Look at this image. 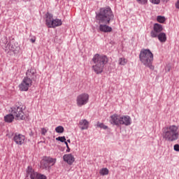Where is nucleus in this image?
<instances>
[{"instance_id":"1","label":"nucleus","mask_w":179,"mask_h":179,"mask_svg":"<svg viewBox=\"0 0 179 179\" xmlns=\"http://www.w3.org/2000/svg\"><path fill=\"white\" fill-rule=\"evenodd\" d=\"M96 20L99 23V30L102 33H111L113 28L107 24L114 19V14L110 7L101 8L99 13L96 16Z\"/></svg>"},{"instance_id":"2","label":"nucleus","mask_w":179,"mask_h":179,"mask_svg":"<svg viewBox=\"0 0 179 179\" xmlns=\"http://www.w3.org/2000/svg\"><path fill=\"white\" fill-rule=\"evenodd\" d=\"M162 138L166 142H175L179 138V127L171 124L162 129Z\"/></svg>"},{"instance_id":"3","label":"nucleus","mask_w":179,"mask_h":179,"mask_svg":"<svg viewBox=\"0 0 179 179\" xmlns=\"http://www.w3.org/2000/svg\"><path fill=\"white\" fill-rule=\"evenodd\" d=\"M92 70L99 75L103 73L104 66L108 62V58L104 55L96 54L93 58Z\"/></svg>"},{"instance_id":"4","label":"nucleus","mask_w":179,"mask_h":179,"mask_svg":"<svg viewBox=\"0 0 179 179\" xmlns=\"http://www.w3.org/2000/svg\"><path fill=\"white\" fill-rule=\"evenodd\" d=\"M139 59L141 62L150 69H155L153 64V53L149 49H142L140 52Z\"/></svg>"},{"instance_id":"5","label":"nucleus","mask_w":179,"mask_h":179,"mask_svg":"<svg viewBox=\"0 0 179 179\" xmlns=\"http://www.w3.org/2000/svg\"><path fill=\"white\" fill-rule=\"evenodd\" d=\"M24 110L26 106L22 103H17L11 108V114L14 115L16 120H24Z\"/></svg>"},{"instance_id":"6","label":"nucleus","mask_w":179,"mask_h":179,"mask_svg":"<svg viewBox=\"0 0 179 179\" xmlns=\"http://www.w3.org/2000/svg\"><path fill=\"white\" fill-rule=\"evenodd\" d=\"M46 26L49 28L58 27L62 25V21L59 19H52V14L46 13Z\"/></svg>"},{"instance_id":"7","label":"nucleus","mask_w":179,"mask_h":179,"mask_svg":"<svg viewBox=\"0 0 179 179\" xmlns=\"http://www.w3.org/2000/svg\"><path fill=\"white\" fill-rule=\"evenodd\" d=\"M27 177L31 179H47V176L36 172L31 166H28L27 169Z\"/></svg>"},{"instance_id":"8","label":"nucleus","mask_w":179,"mask_h":179,"mask_svg":"<svg viewBox=\"0 0 179 179\" xmlns=\"http://www.w3.org/2000/svg\"><path fill=\"white\" fill-rule=\"evenodd\" d=\"M89 94L83 93L79 94L76 98V104L78 107H83L89 103Z\"/></svg>"},{"instance_id":"9","label":"nucleus","mask_w":179,"mask_h":179,"mask_svg":"<svg viewBox=\"0 0 179 179\" xmlns=\"http://www.w3.org/2000/svg\"><path fill=\"white\" fill-rule=\"evenodd\" d=\"M31 85H33V80H31V78L24 77L19 85L20 90H21V92H27V90H29V87H31Z\"/></svg>"},{"instance_id":"10","label":"nucleus","mask_w":179,"mask_h":179,"mask_svg":"<svg viewBox=\"0 0 179 179\" xmlns=\"http://www.w3.org/2000/svg\"><path fill=\"white\" fill-rule=\"evenodd\" d=\"M163 31V26L159 24H155L153 29L150 32V36L152 38H156L158 34H160Z\"/></svg>"},{"instance_id":"11","label":"nucleus","mask_w":179,"mask_h":179,"mask_svg":"<svg viewBox=\"0 0 179 179\" xmlns=\"http://www.w3.org/2000/svg\"><path fill=\"white\" fill-rule=\"evenodd\" d=\"M110 123L112 125L120 127L121 125V115L118 114H113L110 117Z\"/></svg>"},{"instance_id":"12","label":"nucleus","mask_w":179,"mask_h":179,"mask_svg":"<svg viewBox=\"0 0 179 179\" xmlns=\"http://www.w3.org/2000/svg\"><path fill=\"white\" fill-rule=\"evenodd\" d=\"M13 141L17 145H23L26 141V137L22 134L16 133L14 135Z\"/></svg>"},{"instance_id":"13","label":"nucleus","mask_w":179,"mask_h":179,"mask_svg":"<svg viewBox=\"0 0 179 179\" xmlns=\"http://www.w3.org/2000/svg\"><path fill=\"white\" fill-rule=\"evenodd\" d=\"M64 162L69 164V166H72L75 162V157L72 154H66L63 156Z\"/></svg>"},{"instance_id":"14","label":"nucleus","mask_w":179,"mask_h":179,"mask_svg":"<svg viewBox=\"0 0 179 179\" xmlns=\"http://www.w3.org/2000/svg\"><path fill=\"white\" fill-rule=\"evenodd\" d=\"M131 124H132L131 117L125 115L121 116L120 125H126V127H128L131 125Z\"/></svg>"},{"instance_id":"15","label":"nucleus","mask_w":179,"mask_h":179,"mask_svg":"<svg viewBox=\"0 0 179 179\" xmlns=\"http://www.w3.org/2000/svg\"><path fill=\"white\" fill-rule=\"evenodd\" d=\"M89 125H90L89 121H87V120L86 119H83L80 120L78 123V127L80 129H81V131L89 129Z\"/></svg>"},{"instance_id":"16","label":"nucleus","mask_w":179,"mask_h":179,"mask_svg":"<svg viewBox=\"0 0 179 179\" xmlns=\"http://www.w3.org/2000/svg\"><path fill=\"white\" fill-rule=\"evenodd\" d=\"M157 37L160 43H166V41H167V35H166L164 32L158 34Z\"/></svg>"},{"instance_id":"17","label":"nucleus","mask_w":179,"mask_h":179,"mask_svg":"<svg viewBox=\"0 0 179 179\" xmlns=\"http://www.w3.org/2000/svg\"><path fill=\"white\" fill-rule=\"evenodd\" d=\"M27 76L25 78H29V79H33L34 75H36V69H29L27 70Z\"/></svg>"},{"instance_id":"18","label":"nucleus","mask_w":179,"mask_h":179,"mask_svg":"<svg viewBox=\"0 0 179 179\" xmlns=\"http://www.w3.org/2000/svg\"><path fill=\"white\" fill-rule=\"evenodd\" d=\"M41 169H45V170L50 169V164H48V161H47L45 157L41 162Z\"/></svg>"},{"instance_id":"19","label":"nucleus","mask_w":179,"mask_h":179,"mask_svg":"<svg viewBox=\"0 0 179 179\" xmlns=\"http://www.w3.org/2000/svg\"><path fill=\"white\" fill-rule=\"evenodd\" d=\"M15 118L13 113H10L4 117V120L6 122H12Z\"/></svg>"},{"instance_id":"20","label":"nucleus","mask_w":179,"mask_h":179,"mask_svg":"<svg viewBox=\"0 0 179 179\" xmlns=\"http://www.w3.org/2000/svg\"><path fill=\"white\" fill-rule=\"evenodd\" d=\"M128 63V59H125V57H120L118 59V64L122 66H125Z\"/></svg>"},{"instance_id":"21","label":"nucleus","mask_w":179,"mask_h":179,"mask_svg":"<svg viewBox=\"0 0 179 179\" xmlns=\"http://www.w3.org/2000/svg\"><path fill=\"white\" fill-rule=\"evenodd\" d=\"M48 163L49 164V166L50 164H52V166H54L55 164L57 162V159L55 158H52V157H45Z\"/></svg>"},{"instance_id":"22","label":"nucleus","mask_w":179,"mask_h":179,"mask_svg":"<svg viewBox=\"0 0 179 179\" xmlns=\"http://www.w3.org/2000/svg\"><path fill=\"white\" fill-rule=\"evenodd\" d=\"M108 173H110V171H108V169L107 168H102L99 171V174L101 176H108Z\"/></svg>"},{"instance_id":"23","label":"nucleus","mask_w":179,"mask_h":179,"mask_svg":"<svg viewBox=\"0 0 179 179\" xmlns=\"http://www.w3.org/2000/svg\"><path fill=\"white\" fill-rule=\"evenodd\" d=\"M64 131H65V129L62 126H58L55 128V131L57 134H64Z\"/></svg>"},{"instance_id":"24","label":"nucleus","mask_w":179,"mask_h":179,"mask_svg":"<svg viewBox=\"0 0 179 179\" xmlns=\"http://www.w3.org/2000/svg\"><path fill=\"white\" fill-rule=\"evenodd\" d=\"M10 50L13 52H14V54H16V52L19 51V47L16 46L15 44L11 43Z\"/></svg>"},{"instance_id":"25","label":"nucleus","mask_w":179,"mask_h":179,"mask_svg":"<svg viewBox=\"0 0 179 179\" xmlns=\"http://www.w3.org/2000/svg\"><path fill=\"white\" fill-rule=\"evenodd\" d=\"M157 21L159 22V23H164L166 22V17L159 15L157 17Z\"/></svg>"},{"instance_id":"26","label":"nucleus","mask_w":179,"mask_h":179,"mask_svg":"<svg viewBox=\"0 0 179 179\" xmlns=\"http://www.w3.org/2000/svg\"><path fill=\"white\" fill-rule=\"evenodd\" d=\"M10 47H11V43H6L5 45H4V50L6 51V52H10L11 51V49H10Z\"/></svg>"},{"instance_id":"27","label":"nucleus","mask_w":179,"mask_h":179,"mask_svg":"<svg viewBox=\"0 0 179 179\" xmlns=\"http://www.w3.org/2000/svg\"><path fill=\"white\" fill-rule=\"evenodd\" d=\"M96 127H98L99 128H101L102 129H107V128H108V127H107L103 123H101L100 122H97Z\"/></svg>"},{"instance_id":"28","label":"nucleus","mask_w":179,"mask_h":179,"mask_svg":"<svg viewBox=\"0 0 179 179\" xmlns=\"http://www.w3.org/2000/svg\"><path fill=\"white\" fill-rule=\"evenodd\" d=\"M56 141H59L60 142H66V138H65V136H59L56 138Z\"/></svg>"},{"instance_id":"29","label":"nucleus","mask_w":179,"mask_h":179,"mask_svg":"<svg viewBox=\"0 0 179 179\" xmlns=\"http://www.w3.org/2000/svg\"><path fill=\"white\" fill-rule=\"evenodd\" d=\"M140 5H146L148 0H136Z\"/></svg>"},{"instance_id":"30","label":"nucleus","mask_w":179,"mask_h":179,"mask_svg":"<svg viewBox=\"0 0 179 179\" xmlns=\"http://www.w3.org/2000/svg\"><path fill=\"white\" fill-rule=\"evenodd\" d=\"M150 2L154 5H159V3H160V0H150Z\"/></svg>"},{"instance_id":"31","label":"nucleus","mask_w":179,"mask_h":179,"mask_svg":"<svg viewBox=\"0 0 179 179\" xmlns=\"http://www.w3.org/2000/svg\"><path fill=\"white\" fill-rule=\"evenodd\" d=\"M173 149H174V150H176V152H179V145L178 144H176L173 146Z\"/></svg>"},{"instance_id":"32","label":"nucleus","mask_w":179,"mask_h":179,"mask_svg":"<svg viewBox=\"0 0 179 179\" xmlns=\"http://www.w3.org/2000/svg\"><path fill=\"white\" fill-rule=\"evenodd\" d=\"M46 132H47V130L45 129V128H42L41 129V134H42V135H45Z\"/></svg>"},{"instance_id":"33","label":"nucleus","mask_w":179,"mask_h":179,"mask_svg":"<svg viewBox=\"0 0 179 179\" xmlns=\"http://www.w3.org/2000/svg\"><path fill=\"white\" fill-rule=\"evenodd\" d=\"M171 69V67H170V66H166V72H170Z\"/></svg>"},{"instance_id":"34","label":"nucleus","mask_w":179,"mask_h":179,"mask_svg":"<svg viewBox=\"0 0 179 179\" xmlns=\"http://www.w3.org/2000/svg\"><path fill=\"white\" fill-rule=\"evenodd\" d=\"M176 8H177V9H179V0L176 2Z\"/></svg>"},{"instance_id":"35","label":"nucleus","mask_w":179,"mask_h":179,"mask_svg":"<svg viewBox=\"0 0 179 179\" xmlns=\"http://www.w3.org/2000/svg\"><path fill=\"white\" fill-rule=\"evenodd\" d=\"M67 149L66 150V152H67V153H69V152H71V148H69V145H67Z\"/></svg>"},{"instance_id":"36","label":"nucleus","mask_w":179,"mask_h":179,"mask_svg":"<svg viewBox=\"0 0 179 179\" xmlns=\"http://www.w3.org/2000/svg\"><path fill=\"white\" fill-rule=\"evenodd\" d=\"M30 41H31V43H36V38H31V39H30Z\"/></svg>"},{"instance_id":"37","label":"nucleus","mask_w":179,"mask_h":179,"mask_svg":"<svg viewBox=\"0 0 179 179\" xmlns=\"http://www.w3.org/2000/svg\"><path fill=\"white\" fill-rule=\"evenodd\" d=\"M64 143H65V145H66V148H68V146H69V145H68V142H64Z\"/></svg>"},{"instance_id":"38","label":"nucleus","mask_w":179,"mask_h":179,"mask_svg":"<svg viewBox=\"0 0 179 179\" xmlns=\"http://www.w3.org/2000/svg\"><path fill=\"white\" fill-rule=\"evenodd\" d=\"M67 142H69V143H71V140L70 139L67 140Z\"/></svg>"},{"instance_id":"39","label":"nucleus","mask_w":179,"mask_h":179,"mask_svg":"<svg viewBox=\"0 0 179 179\" xmlns=\"http://www.w3.org/2000/svg\"><path fill=\"white\" fill-rule=\"evenodd\" d=\"M163 1V2H167V1H169V0H162Z\"/></svg>"},{"instance_id":"40","label":"nucleus","mask_w":179,"mask_h":179,"mask_svg":"<svg viewBox=\"0 0 179 179\" xmlns=\"http://www.w3.org/2000/svg\"><path fill=\"white\" fill-rule=\"evenodd\" d=\"M26 179H27V178H26Z\"/></svg>"}]
</instances>
